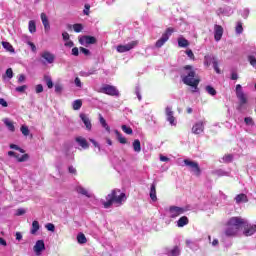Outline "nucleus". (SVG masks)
<instances>
[{"mask_svg": "<svg viewBox=\"0 0 256 256\" xmlns=\"http://www.w3.org/2000/svg\"><path fill=\"white\" fill-rule=\"evenodd\" d=\"M182 82L184 85H188L192 87V93H197L199 91V83L200 80L197 78L195 70H193V66L186 65L184 66L181 75Z\"/></svg>", "mask_w": 256, "mask_h": 256, "instance_id": "f257e3e1", "label": "nucleus"}, {"mask_svg": "<svg viewBox=\"0 0 256 256\" xmlns=\"http://www.w3.org/2000/svg\"><path fill=\"white\" fill-rule=\"evenodd\" d=\"M125 201H127V196L125 193L121 192L119 189H114L110 194L106 196V201L101 200V203L104 209H109L112 205L121 207Z\"/></svg>", "mask_w": 256, "mask_h": 256, "instance_id": "f03ea898", "label": "nucleus"}, {"mask_svg": "<svg viewBox=\"0 0 256 256\" xmlns=\"http://www.w3.org/2000/svg\"><path fill=\"white\" fill-rule=\"evenodd\" d=\"M241 217H232L228 221V227L225 230L226 237H234L236 233H239L241 229Z\"/></svg>", "mask_w": 256, "mask_h": 256, "instance_id": "7ed1b4c3", "label": "nucleus"}, {"mask_svg": "<svg viewBox=\"0 0 256 256\" xmlns=\"http://www.w3.org/2000/svg\"><path fill=\"white\" fill-rule=\"evenodd\" d=\"M240 229H243V235L245 237H251V235H255L256 233V225L249 224V221L243 218H241Z\"/></svg>", "mask_w": 256, "mask_h": 256, "instance_id": "20e7f679", "label": "nucleus"}, {"mask_svg": "<svg viewBox=\"0 0 256 256\" xmlns=\"http://www.w3.org/2000/svg\"><path fill=\"white\" fill-rule=\"evenodd\" d=\"M183 163L184 165L182 166L188 167L189 171L196 175V177H199L201 175V167H199V163L190 159H184Z\"/></svg>", "mask_w": 256, "mask_h": 256, "instance_id": "39448f33", "label": "nucleus"}, {"mask_svg": "<svg viewBox=\"0 0 256 256\" xmlns=\"http://www.w3.org/2000/svg\"><path fill=\"white\" fill-rule=\"evenodd\" d=\"M173 33H175V28H167L165 33L162 34L161 38L156 41L155 47L157 49H161V47L164 46L167 41H169V37H171Z\"/></svg>", "mask_w": 256, "mask_h": 256, "instance_id": "423d86ee", "label": "nucleus"}, {"mask_svg": "<svg viewBox=\"0 0 256 256\" xmlns=\"http://www.w3.org/2000/svg\"><path fill=\"white\" fill-rule=\"evenodd\" d=\"M204 65H206V67L213 65L214 71L218 73V75L221 74V69H219V62L217 61V58L213 56V54H209L204 57Z\"/></svg>", "mask_w": 256, "mask_h": 256, "instance_id": "0eeeda50", "label": "nucleus"}, {"mask_svg": "<svg viewBox=\"0 0 256 256\" xmlns=\"http://www.w3.org/2000/svg\"><path fill=\"white\" fill-rule=\"evenodd\" d=\"M99 93H104L105 95H110L111 97H119V90L115 86L109 84L104 85L100 88Z\"/></svg>", "mask_w": 256, "mask_h": 256, "instance_id": "6e6552de", "label": "nucleus"}, {"mask_svg": "<svg viewBox=\"0 0 256 256\" xmlns=\"http://www.w3.org/2000/svg\"><path fill=\"white\" fill-rule=\"evenodd\" d=\"M187 211L186 208L178 207V206H170L168 209V214L170 219H176L179 215H183Z\"/></svg>", "mask_w": 256, "mask_h": 256, "instance_id": "1a4fd4ad", "label": "nucleus"}, {"mask_svg": "<svg viewBox=\"0 0 256 256\" xmlns=\"http://www.w3.org/2000/svg\"><path fill=\"white\" fill-rule=\"evenodd\" d=\"M165 114H166V121L172 125V127H175L177 125V119L175 118V112H173V108L171 106H167L165 108Z\"/></svg>", "mask_w": 256, "mask_h": 256, "instance_id": "9d476101", "label": "nucleus"}, {"mask_svg": "<svg viewBox=\"0 0 256 256\" xmlns=\"http://www.w3.org/2000/svg\"><path fill=\"white\" fill-rule=\"evenodd\" d=\"M137 45H139V41L135 40L129 42L126 45H118L116 50L118 51V53H127V51H131V49H135Z\"/></svg>", "mask_w": 256, "mask_h": 256, "instance_id": "9b49d317", "label": "nucleus"}, {"mask_svg": "<svg viewBox=\"0 0 256 256\" xmlns=\"http://www.w3.org/2000/svg\"><path fill=\"white\" fill-rule=\"evenodd\" d=\"M236 97L240 101V105L247 104V96L243 92L241 84L236 85Z\"/></svg>", "mask_w": 256, "mask_h": 256, "instance_id": "f8f14e48", "label": "nucleus"}, {"mask_svg": "<svg viewBox=\"0 0 256 256\" xmlns=\"http://www.w3.org/2000/svg\"><path fill=\"white\" fill-rule=\"evenodd\" d=\"M41 58L44 60H41V63H43V65H45L46 63H54L55 62V55L49 51H44L41 53Z\"/></svg>", "mask_w": 256, "mask_h": 256, "instance_id": "ddd939ff", "label": "nucleus"}, {"mask_svg": "<svg viewBox=\"0 0 256 256\" xmlns=\"http://www.w3.org/2000/svg\"><path fill=\"white\" fill-rule=\"evenodd\" d=\"M79 43L80 45H95V43H97V38L93 37V36H82L81 38H79Z\"/></svg>", "mask_w": 256, "mask_h": 256, "instance_id": "4468645a", "label": "nucleus"}, {"mask_svg": "<svg viewBox=\"0 0 256 256\" xmlns=\"http://www.w3.org/2000/svg\"><path fill=\"white\" fill-rule=\"evenodd\" d=\"M75 142L78 145V147H81V149H89V142H87V139H85L83 136H77L75 138Z\"/></svg>", "mask_w": 256, "mask_h": 256, "instance_id": "2eb2a0df", "label": "nucleus"}, {"mask_svg": "<svg viewBox=\"0 0 256 256\" xmlns=\"http://www.w3.org/2000/svg\"><path fill=\"white\" fill-rule=\"evenodd\" d=\"M205 131V123L204 122H197L193 127H192V133L194 135H201Z\"/></svg>", "mask_w": 256, "mask_h": 256, "instance_id": "dca6fc26", "label": "nucleus"}, {"mask_svg": "<svg viewBox=\"0 0 256 256\" xmlns=\"http://www.w3.org/2000/svg\"><path fill=\"white\" fill-rule=\"evenodd\" d=\"M33 249L36 255H41V252L45 251V242L43 240L36 241Z\"/></svg>", "mask_w": 256, "mask_h": 256, "instance_id": "f3484780", "label": "nucleus"}, {"mask_svg": "<svg viewBox=\"0 0 256 256\" xmlns=\"http://www.w3.org/2000/svg\"><path fill=\"white\" fill-rule=\"evenodd\" d=\"M221 37H223V26L216 24L214 26V38H215V41H221Z\"/></svg>", "mask_w": 256, "mask_h": 256, "instance_id": "a211bd4d", "label": "nucleus"}, {"mask_svg": "<svg viewBox=\"0 0 256 256\" xmlns=\"http://www.w3.org/2000/svg\"><path fill=\"white\" fill-rule=\"evenodd\" d=\"M80 119L83 121L87 131H91L92 124L91 120L89 119V116H87L86 114H80Z\"/></svg>", "mask_w": 256, "mask_h": 256, "instance_id": "6ab92c4d", "label": "nucleus"}, {"mask_svg": "<svg viewBox=\"0 0 256 256\" xmlns=\"http://www.w3.org/2000/svg\"><path fill=\"white\" fill-rule=\"evenodd\" d=\"M217 15H226V17H229V15H231L233 13V10L231 9V7H223V8H219L216 11Z\"/></svg>", "mask_w": 256, "mask_h": 256, "instance_id": "aec40b11", "label": "nucleus"}, {"mask_svg": "<svg viewBox=\"0 0 256 256\" xmlns=\"http://www.w3.org/2000/svg\"><path fill=\"white\" fill-rule=\"evenodd\" d=\"M41 21L44 26L45 31H49L51 29V25L49 24V18H47V14L42 13L41 14Z\"/></svg>", "mask_w": 256, "mask_h": 256, "instance_id": "412c9836", "label": "nucleus"}, {"mask_svg": "<svg viewBox=\"0 0 256 256\" xmlns=\"http://www.w3.org/2000/svg\"><path fill=\"white\" fill-rule=\"evenodd\" d=\"M150 199L157 201V184L152 183L150 187Z\"/></svg>", "mask_w": 256, "mask_h": 256, "instance_id": "4be33fe9", "label": "nucleus"}, {"mask_svg": "<svg viewBox=\"0 0 256 256\" xmlns=\"http://www.w3.org/2000/svg\"><path fill=\"white\" fill-rule=\"evenodd\" d=\"M235 201H236L237 205H239L240 203H247V201H249V199H247L246 194L241 193L235 197Z\"/></svg>", "mask_w": 256, "mask_h": 256, "instance_id": "5701e85b", "label": "nucleus"}, {"mask_svg": "<svg viewBox=\"0 0 256 256\" xmlns=\"http://www.w3.org/2000/svg\"><path fill=\"white\" fill-rule=\"evenodd\" d=\"M168 256H179L181 255V248L175 246L173 249L167 251Z\"/></svg>", "mask_w": 256, "mask_h": 256, "instance_id": "b1692460", "label": "nucleus"}, {"mask_svg": "<svg viewBox=\"0 0 256 256\" xmlns=\"http://www.w3.org/2000/svg\"><path fill=\"white\" fill-rule=\"evenodd\" d=\"M185 225H189V218H187V216H182L177 221V227H185Z\"/></svg>", "mask_w": 256, "mask_h": 256, "instance_id": "393cba45", "label": "nucleus"}, {"mask_svg": "<svg viewBox=\"0 0 256 256\" xmlns=\"http://www.w3.org/2000/svg\"><path fill=\"white\" fill-rule=\"evenodd\" d=\"M4 124L6 125L8 131H11V133H14L15 131V125L13 124V122L9 121V119L5 118L3 120Z\"/></svg>", "mask_w": 256, "mask_h": 256, "instance_id": "a878e982", "label": "nucleus"}, {"mask_svg": "<svg viewBox=\"0 0 256 256\" xmlns=\"http://www.w3.org/2000/svg\"><path fill=\"white\" fill-rule=\"evenodd\" d=\"M115 133L119 143H121L122 145H125L127 143V138H125V136H123V134H121L119 130H115Z\"/></svg>", "mask_w": 256, "mask_h": 256, "instance_id": "bb28decb", "label": "nucleus"}, {"mask_svg": "<svg viewBox=\"0 0 256 256\" xmlns=\"http://www.w3.org/2000/svg\"><path fill=\"white\" fill-rule=\"evenodd\" d=\"M132 147L135 153H141V141L139 139L134 140Z\"/></svg>", "mask_w": 256, "mask_h": 256, "instance_id": "cd10ccee", "label": "nucleus"}, {"mask_svg": "<svg viewBox=\"0 0 256 256\" xmlns=\"http://www.w3.org/2000/svg\"><path fill=\"white\" fill-rule=\"evenodd\" d=\"M178 47H189V40L183 38V37H179L178 38Z\"/></svg>", "mask_w": 256, "mask_h": 256, "instance_id": "c85d7f7f", "label": "nucleus"}, {"mask_svg": "<svg viewBox=\"0 0 256 256\" xmlns=\"http://www.w3.org/2000/svg\"><path fill=\"white\" fill-rule=\"evenodd\" d=\"M39 228H40V226H39V221L34 220V221L32 222V228H31L30 233H31L32 235H35V233H37V231H39Z\"/></svg>", "mask_w": 256, "mask_h": 256, "instance_id": "c756f323", "label": "nucleus"}, {"mask_svg": "<svg viewBox=\"0 0 256 256\" xmlns=\"http://www.w3.org/2000/svg\"><path fill=\"white\" fill-rule=\"evenodd\" d=\"M76 191L77 193H79L80 195H85V197H91V195L89 194V192L83 188V186H78L76 187Z\"/></svg>", "mask_w": 256, "mask_h": 256, "instance_id": "7c9ffc66", "label": "nucleus"}, {"mask_svg": "<svg viewBox=\"0 0 256 256\" xmlns=\"http://www.w3.org/2000/svg\"><path fill=\"white\" fill-rule=\"evenodd\" d=\"M2 47L6 49V51H9V53H15V49L13 48V45L9 42H2Z\"/></svg>", "mask_w": 256, "mask_h": 256, "instance_id": "2f4dec72", "label": "nucleus"}, {"mask_svg": "<svg viewBox=\"0 0 256 256\" xmlns=\"http://www.w3.org/2000/svg\"><path fill=\"white\" fill-rule=\"evenodd\" d=\"M77 241L80 245H85L87 243V237H85V234L79 233L77 235Z\"/></svg>", "mask_w": 256, "mask_h": 256, "instance_id": "473e14b6", "label": "nucleus"}, {"mask_svg": "<svg viewBox=\"0 0 256 256\" xmlns=\"http://www.w3.org/2000/svg\"><path fill=\"white\" fill-rule=\"evenodd\" d=\"M205 91L208 93V95H211L212 97H215V95H217V90H215L213 86H210V85L206 86Z\"/></svg>", "mask_w": 256, "mask_h": 256, "instance_id": "72a5a7b5", "label": "nucleus"}, {"mask_svg": "<svg viewBox=\"0 0 256 256\" xmlns=\"http://www.w3.org/2000/svg\"><path fill=\"white\" fill-rule=\"evenodd\" d=\"M44 81H45L48 89H53V80L51 79V76L45 75Z\"/></svg>", "mask_w": 256, "mask_h": 256, "instance_id": "f704fd0d", "label": "nucleus"}, {"mask_svg": "<svg viewBox=\"0 0 256 256\" xmlns=\"http://www.w3.org/2000/svg\"><path fill=\"white\" fill-rule=\"evenodd\" d=\"M82 106H83V102L81 100H75L73 102L74 111H79V109H81Z\"/></svg>", "mask_w": 256, "mask_h": 256, "instance_id": "c9c22d12", "label": "nucleus"}, {"mask_svg": "<svg viewBox=\"0 0 256 256\" xmlns=\"http://www.w3.org/2000/svg\"><path fill=\"white\" fill-rule=\"evenodd\" d=\"M20 131L22 133V135H24V137H28L30 131H29V127H27L26 125H22L20 128Z\"/></svg>", "mask_w": 256, "mask_h": 256, "instance_id": "e433bc0d", "label": "nucleus"}, {"mask_svg": "<svg viewBox=\"0 0 256 256\" xmlns=\"http://www.w3.org/2000/svg\"><path fill=\"white\" fill-rule=\"evenodd\" d=\"M122 131L126 133V135H133V129L127 125H122Z\"/></svg>", "mask_w": 256, "mask_h": 256, "instance_id": "4c0bfd02", "label": "nucleus"}, {"mask_svg": "<svg viewBox=\"0 0 256 256\" xmlns=\"http://www.w3.org/2000/svg\"><path fill=\"white\" fill-rule=\"evenodd\" d=\"M29 31L30 33H35L37 31V26L35 25V21L31 20L29 21Z\"/></svg>", "mask_w": 256, "mask_h": 256, "instance_id": "58836bf2", "label": "nucleus"}, {"mask_svg": "<svg viewBox=\"0 0 256 256\" xmlns=\"http://www.w3.org/2000/svg\"><path fill=\"white\" fill-rule=\"evenodd\" d=\"M236 33L237 35H241V33H243V23L241 21L237 22Z\"/></svg>", "mask_w": 256, "mask_h": 256, "instance_id": "ea45409f", "label": "nucleus"}, {"mask_svg": "<svg viewBox=\"0 0 256 256\" xmlns=\"http://www.w3.org/2000/svg\"><path fill=\"white\" fill-rule=\"evenodd\" d=\"M248 61L250 63V65H252V67H254L256 69V58L253 55H249L248 56Z\"/></svg>", "mask_w": 256, "mask_h": 256, "instance_id": "a19ab883", "label": "nucleus"}, {"mask_svg": "<svg viewBox=\"0 0 256 256\" xmlns=\"http://www.w3.org/2000/svg\"><path fill=\"white\" fill-rule=\"evenodd\" d=\"M73 29L75 33H81L83 31V25L82 24H74Z\"/></svg>", "mask_w": 256, "mask_h": 256, "instance_id": "79ce46f5", "label": "nucleus"}, {"mask_svg": "<svg viewBox=\"0 0 256 256\" xmlns=\"http://www.w3.org/2000/svg\"><path fill=\"white\" fill-rule=\"evenodd\" d=\"M222 160L223 163H231V161H233V155L227 154L222 158Z\"/></svg>", "mask_w": 256, "mask_h": 256, "instance_id": "37998d69", "label": "nucleus"}, {"mask_svg": "<svg viewBox=\"0 0 256 256\" xmlns=\"http://www.w3.org/2000/svg\"><path fill=\"white\" fill-rule=\"evenodd\" d=\"M15 90L17 93H25L27 91V85L18 86Z\"/></svg>", "mask_w": 256, "mask_h": 256, "instance_id": "c03bdc74", "label": "nucleus"}, {"mask_svg": "<svg viewBox=\"0 0 256 256\" xmlns=\"http://www.w3.org/2000/svg\"><path fill=\"white\" fill-rule=\"evenodd\" d=\"M27 45H29V47L31 48V51H32L33 53H37V46H35V44H34L33 42L28 41V42H27Z\"/></svg>", "mask_w": 256, "mask_h": 256, "instance_id": "a18cd8bd", "label": "nucleus"}, {"mask_svg": "<svg viewBox=\"0 0 256 256\" xmlns=\"http://www.w3.org/2000/svg\"><path fill=\"white\" fill-rule=\"evenodd\" d=\"M25 213H26L25 209L19 208L16 210L15 215H16V217H21V215H25Z\"/></svg>", "mask_w": 256, "mask_h": 256, "instance_id": "49530a36", "label": "nucleus"}, {"mask_svg": "<svg viewBox=\"0 0 256 256\" xmlns=\"http://www.w3.org/2000/svg\"><path fill=\"white\" fill-rule=\"evenodd\" d=\"M5 75H6V77H8V79H13V69L8 68V69L6 70Z\"/></svg>", "mask_w": 256, "mask_h": 256, "instance_id": "de8ad7c7", "label": "nucleus"}, {"mask_svg": "<svg viewBox=\"0 0 256 256\" xmlns=\"http://www.w3.org/2000/svg\"><path fill=\"white\" fill-rule=\"evenodd\" d=\"M63 92V86L61 84L55 85V93L61 94Z\"/></svg>", "mask_w": 256, "mask_h": 256, "instance_id": "09e8293b", "label": "nucleus"}, {"mask_svg": "<svg viewBox=\"0 0 256 256\" xmlns=\"http://www.w3.org/2000/svg\"><path fill=\"white\" fill-rule=\"evenodd\" d=\"M45 227H46V229H47L48 231H51L52 233L55 231V225L52 224V223L46 224Z\"/></svg>", "mask_w": 256, "mask_h": 256, "instance_id": "8fccbe9b", "label": "nucleus"}, {"mask_svg": "<svg viewBox=\"0 0 256 256\" xmlns=\"http://www.w3.org/2000/svg\"><path fill=\"white\" fill-rule=\"evenodd\" d=\"M135 93H136V96L138 97V101H141V88H139V86H137L135 88Z\"/></svg>", "mask_w": 256, "mask_h": 256, "instance_id": "3c124183", "label": "nucleus"}, {"mask_svg": "<svg viewBox=\"0 0 256 256\" xmlns=\"http://www.w3.org/2000/svg\"><path fill=\"white\" fill-rule=\"evenodd\" d=\"M74 83L76 87H79V88L83 87V84L81 83V79L79 77L75 78Z\"/></svg>", "mask_w": 256, "mask_h": 256, "instance_id": "603ef678", "label": "nucleus"}, {"mask_svg": "<svg viewBox=\"0 0 256 256\" xmlns=\"http://www.w3.org/2000/svg\"><path fill=\"white\" fill-rule=\"evenodd\" d=\"M29 159V154H24L20 158H18L19 163H23V161H27Z\"/></svg>", "mask_w": 256, "mask_h": 256, "instance_id": "864d4df0", "label": "nucleus"}, {"mask_svg": "<svg viewBox=\"0 0 256 256\" xmlns=\"http://www.w3.org/2000/svg\"><path fill=\"white\" fill-rule=\"evenodd\" d=\"M35 92L36 93H43V85L42 84L36 85Z\"/></svg>", "mask_w": 256, "mask_h": 256, "instance_id": "5fc2aeb1", "label": "nucleus"}, {"mask_svg": "<svg viewBox=\"0 0 256 256\" xmlns=\"http://www.w3.org/2000/svg\"><path fill=\"white\" fill-rule=\"evenodd\" d=\"M80 51L81 53H83L84 55H91V51H89V49H86L84 47H80Z\"/></svg>", "mask_w": 256, "mask_h": 256, "instance_id": "6e6d98bb", "label": "nucleus"}, {"mask_svg": "<svg viewBox=\"0 0 256 256\" xmlns=\"http://www.w3.org/2000/svg\"><path fill=\"white\" fill-rule=\"evenodd\" d=\"M186 245H187V247H189L190 249H195V244H194L193 241H191V240H186Z\"/></svg>", "mask_w": 256, "mask_h": 256, "instance_id": "4d7b16f0", "label": "nucleus"}, {"mask_svg": "<svg viewBox=\"0 0 256 256\" xmlns=\"http://www.w3.org/2000/svg\"><path fill=\"white\" fill-rule=\"evenodd\" d=\"M101 125L108 133H111V128L109 127V124H107V121Z\"/></svg>", "mask_w": 256, "mask_h": 256, "instance_id": "13d9d810", "label": "nucleus"}, {"mask_svg": "<svg viewBox=\"0 0 256 256\" xmlns=\"http://www.w3.org/2000/svg\"><path fill=\"white\" fill-rule=\"evenodd\" d=\"M244 122L246 123V125H253V119L251 117H246L244 119Z\"/></svg>", "mask_w": 256, "mask_h": 256, "instance_id": "bf43d9fd", "label": "nucleus"}, {"mask_svg": "<svg viewBox=\"0 0 256 256\" xmlns=\"http://www.w3.org/2000/svg\"><path fill=\"white\" fill-rule=\"evenodd\" d=\"M186 55H188L189 59H195V54H193L192 50H187Z\"/></svg>", "mask_w": 256, "mask_h": 256, "instance_id": "052dcab7", "label": "nucleus"}, {"mask_svg": "<svg viewBox=\"0 0 256 256\" xmlns=\"http://www.w3.org/2000/svg\"><path fill=\"white\" fill-rule=\"evenodd\" d=\"M72 55H74V57H78L79 56V48L74 47L72 49Z\"/></svg>", "mask_w": 256, "mask_h": 256, "instance_id": "680f3d73", "label": "nucleus"}, {"mask_svg": "<svg viewBox=\"0 0 256 256\" xmlns=\"http://www.w3.org/2000/svg\"><path fill=\"white\" fill-rule=\"evenodd\" d=\"M62 37H63V41H69L70 39L69 33L67 32H63Z\"/></svg>", "mask_w": 256, "mask_h": 256, "instance_id": "e2e57ef3", "label": "nucleus"}, {"mask_svg": "<svg viewBox=\"0 0 256 256\" xmlns=\"http://www.w3.org/2000/svg\"><path fill=\"white\" fill-rule=\"evenodd\" d=\"M89 9H91V6L89 4H86L85 9L83 10L84 15H89Z\"/></svg>", "mask_w": 256, "mask_h": 256, "instance_id": "0e129e2a", "label": "nucleus"}, {"mask_svg": "<svg viewBox=\"0 0 256 256\" xmlns=\"http://www.w3.org/2000/svg\"><path fill=\"white\" fill-rule=\"evenodd\" d=\"M64 45H65V47L71 48V47H73L75 44L73 43V41L67 40Z\"/></svg>", "mask_w": 256, "mask_h": 256, "instance_id": "69168bd1", "label": "nucleus"}, {"mask_svg": "<svg viewBox=\"0 0 256 256\" xmlns=\"http://www.w3.org/2000/svg\"><path fill=\"white\" fill-rule=\"evenodd\" d=\"M0 105H2V107H8L9 104L7 103V101L5 99L0 98Z\"/></svg>", "mask_w": 256, "mask_h": 256, "instance_id": "338daca9", "label": "nucleus"}, {"mask_svg": "<svg viewBox=\"0 0 256 256\" xmlns=\"http://www.w3.org/2000/svg\"><path fill=\"white\" fill-rule=\"evenodd\" d=\"M23 81H25V76L23 74H20L18 76V83H23Z\"/></svg>", "mask_w": 256, "mask_h": 256, "instance_id": "774afa93", "label": "nucleus"}]
</instances>
